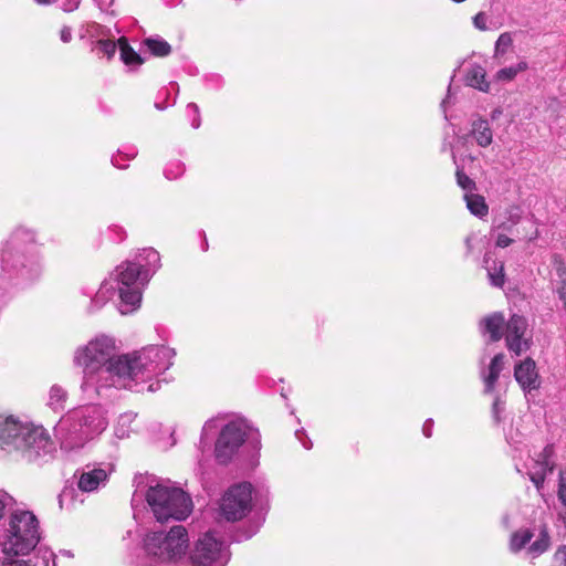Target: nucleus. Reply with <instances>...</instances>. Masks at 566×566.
<instances>
[{
  "instance_id": "obj_2",
  "label": "nucleus",
  "mask_w": 566,
  "mask_h": 566,
  "mask_svg": "<svg viewBox=\"0 0 566 566\" xmlns=\"http://www.w3.org/2000/svg\"><path fill=\"white\" fill-rule=\"evenodd\" d=\"M36 247L35 231L24 226L14 228L3 241L0 250L1 268L12 285H27L40 277Z\"/></svg>"
},
{
  "instance_id": "obj_46",
  "label": "nucleus",
  "mask_w": 566,
  "mask_h": 566,
  "mask_svg": "<svg viewBox=\"0 0 566 566\" xmlns=\"http://www.w3.org/2000/svg\"><path fill=\"white\" fill-rule=\"evenodd\" d=\"M553 450L551 446H546L543 450V452L539 454V463H543L545 465H548L549 457L552 455Z\"/></svg>"
},
{
  "instance_id": "obj_17",
  "label": "nucleus",
  "mask_w": 566,
  "mask_h": 566,
  "mask_svg": "<svg viewBox=\"0 0 566 566\" xmlns=\"http://www.w3.org/2000/svg\"><path fill=\"white\" fill-rule=\"evenodd\" d=\"M504 360L505 355L503 353H499L492 358L489 365L488 374L483 375L485 394H491L494 391L500 374L504 368Z\"/></svg>"
},
{
  "instance_id": "obj_52",
  "label": "nucleus",
  "mask_w": 566,
  "mask_h": 566,
  "mask_svg": "<svg viewBox=\"0 0 566 566\" xmlns=\"http://www.w3.org/2000/svg\"><path fill=\"white\" fill-rule=\"evenodd\" d=\"M94 1L98 6V8L103 11L108 10L114 2V0H94Z\"/></svg>"
},
{
  "instance_id": "obj_24",
  "label": "nucleus",
  "mask_w": 566,
  "mask_h": 566,
  "mask_svg": "<svg viewBox=\"0 0 566 566\" xmlns=\"http://www.w3.org/2000/svg\"><path fill=\"white\" fill-rule=\"evenodd\" d=\"M464 199L469 211L473 216L482 218L488 214L489 207L483 196L470 192L464 195Z\"/></svg>"
},
{
  "instance_id": "obj_57",
  "label": "nucleus",
  "mask_w": 566,
  "mask_h": 566,
  "mask_svg": "<svg viewBox=\"0 0 566 566\" xmlns=\"http://www.w3.org/2000/svg\"><path fill=\"white\" fill-rule=\"evenodd\" d=\"M541 470H545L546 474L552 473L554 470V465L548 462V465L541 463Z\"/></svg>"
},
{
  "instance_id": "obj_37",
  "label": "nucleus",
  "mask_w": 566,
  "mask_h": 566,
  "mask_svg": "<svg viewBox=\"0 0 566 566\" xmlns=\"http://www.w3.org/2000/svg\"><path fill=\"white\" fill-rule=\"evenodd\" d=\"M505 411V401L499 396H495L492 403V418L495 424H500L503 421L502 415Z\"/></svg>"
},
{
  "instance_id": "obj_47",
  "label": "nucleus",
  "mask_w": 566,
  "mask_h": 566,
  "mask_svg": "<svg viewBox=\"0 0 566 566\" xmlns=\"http://www.w3.org/2000/svg\"><path fill=\"white\" fill-rule=\"evenodd\" d=\"M513 240L509 238L506 234H499L496 238V247L506 248L509 247Z\"/></svg>"
},
{
  "instance_id": "obj_6",
  "label": "nucleus",
  "mask_w": 566,
  "mask_h": 566,
  "mask_svg": "<svg viewBox=\"0 0 566 566\" xmlns=\"http://www.w3.org/2000/svg\"><path fill=\"white\" fill-rule=\"evenodd\" d=\"M106 427L107 421L101 408L86 406L62 417L54 427V432L70 448H78L102 433Z\"/></svg>"
},
{
  "instance_id": "obj_43",
  "label": "nucleus",
  "mask_w": 566,
  "mask_h": 566,
  "mask_svg": "<svg viewBox=\"0 0 566 566\" xmlns=\"http://www.w3.org/2000/svg\"><path fill=\"white\" fill-rule=\"evenodd\" d=\"M295 436L301 441V443L303 444V447L306 450H310L313 447V443L310 440V438L307 437V434H306L304 429L296 430Z\"/></svg>"
},
{
  "instance_id": "obj_27",
  "label": "nucleus",
  "mask_w": 566,
  "mask_h": 566,
  "mask_svg": "<svg viewBox=\"0 0 566 566\" xmlns=\"http://www.w3.org/2000/svg\"><path fill=\"white\" fill-rule=\"evenodd\" d=\"M534 533L530 528L517 530L511 535L510 549L513 553L522 551L533 538Z\"/></svg>"
},
{
  "instance_id": "obj_36",
  "label": "nucleus",
  "mask_w": 566,
  "mask_h": 566,
  "mask_svg": "<svg viewBox=\"0 0 566 566\" xmlns=\"http://www.w3.org/2000/svg\"><path fill=\"white\" fill-rule=\"evenodd\" d=\"M552 263L559 282L566 281V263L563 256L558 253L553 254Z\"/></svg>"
},
{
  "instance_id": "obj_5",
  "label": "nucleus",
  "mask_w": 566,
  "mask_h": 566,
  "mask_svg": "<svg viewBox=\"0 0 566 566\" xmlns=\"http://www.w3.org/2000/svg\"><path fill=\"white\" fill-rule=\"evenodd\" d=\"M41 539L39 520L31 511L15 510L0 530L3 560L25 556L33 552Z\"/></svg>"
},
{
  "instance_id": "obj_39",
  "label": "nucleus",
  "mask_w": 566,
  "mask_h": 566,
  "mask_svg": "<svg viewBox=\"0 0 566 566\" xmlns=\"http://www.w3.org/2000/svg\"><path fill=\"white\" fill-rule=\"evenodd\" d=\"M528 476H530V480L534 483L537 492L542 493V490L544 489V482L546 480L545 470H539L534 473H528Z\"/></svg>"
},
{
  "instance_id": "obj_32",
  "label": "nucleus",
  "mask_w": 566,
  "mask_h": 566,
  "mask_svg": "<svg viewBox=\"0 0 566 566\" xmlns=\"http://www.w3.org/2000/svg\"><path fill=\"white\" fill-rule=\"evenodd\" d=\"M512 44H513V38L510 32H504V33L500 34V36L497 38V40L495 42L494 57H499V56L503 55L507 51V49L510 46H512Z\"/></svg>"
},
{
  "instance_id": "obj_14",
  "label": "nucleus",
  "mask_w": 566,
  "mask_h": 566,
  "mask_svg": "<svg viewBox=\"0 0 566 566\" xmlns=\"http://www.w3.org/2000/svg\"><path fill=\"white\" fill-rule=\"evenodd\" d=\"M505 317L502 312H494L483 317L479 323L482 335H489V343H496L503 337Z\"/></svg>"
},
{
  "instance_id": "obj_19",
  "label": "nucleus",
  "mask_w": 566,
  "mask_h": 566,
  "mask_svg": "<svg viewBox=\"0 0 566 566\" xmlns=\"http://www.w3.org/2000/svg\"><path fill=\"white\" fill-rule=\"evenodd\" d=\"M471 135L480 147H488L493 142V132L489 122L479 117L472 122Z\"/></svg>"
},
{
  "instance_id": "obj_40",
  "label": "nucleus",
  "mask_w": 566,
  "mask_h": 566,
  "mask_svg": "<svg viewBox=\"0 0 566 566\" xmlns=\"http://www.w3.org/2000/svg\"><path fill=\"white\" fill-rule=\"evenodd\" d=\"M557 496L560 503L566 506V479L563 476V472L559 473Z\"/></svg>"
},
{
  "instance_id": "obj_11",
  "label": "nucleus",
  "mask_w": 566,
  "mask_h": 566,
  "mask_svg": "<svg viewBox=\"0 0 566 566\" xmlns=\"http://www.w3.org/2000/svg\"><path fill=\"white\" fill-rule=\"evenodd\" d=\"M252 490L250 482H241L230 486L221 499V516L228 522L244 518L252 510Z\"/></svg>"
},
{
  "instance_id": "obj_44",
  "label": "nucleus",
  "mask_w": 566,
  "mask_h": 566,
  "mask_svg": "<svg viewBox=\"0 0 566 566\" xmlns=\"http://www.w3.org/2000/svg\"><path fill=\"white\" fill-rule=\"evenodd\" d=\"M9 501L11 502L12 497L0 490V520L2 518V516L4 514V510H6L7 505L9 504Z\"/></svg>"
},
{
  "instance_id": "obj_8",
  "label": "nucleus",
  "mask_w": 566,
  "mask_h": 566,
  "mask_svg": "<svg viewBox=\"0 0 566 566\" xmlns=\"http://www.w3.org/2000/svg\"><path fill=\"white\" fill-rule=\"evenodd\" d=\"M189 544L188 532L182 525H174L169 532L157 531L145 538L144 548L154 563L176 562L181 558Z\"/></svg>"
},
{
  "instance_id": "obj_3",
  "label": "nucleus",
  "mask_w": 566,
  "mask_h": 566,
  "mask_svg": "<svg viewBox=\"0 0 566 566\" xmlns=\"http://www.w3.org/2000/svg\"><path fill=\"white\" fill-rule=\"evenodd\" d=\"M0 448L19 451L25 461L39 465L52 459L55 451L43 427L22 423L12 416H0Z\"/></svg>"
},
{
  "instance_id": "obj_41",
  "label": "nucleus",
  "mask_w": 566,
  "mask_h": 566,
  "mask_svg": "<svg viewBox=\"0 0 566 566\" xmlns=\"http://www.w3.org/2000/svg\"><path fill=\"white\" fill-rule=\"evenodd\" d=\"M488 15L484 12H479L473 17V24L481 31L488 30L486 25Z\"/></svg>"
},
{
  "instance_id": "obj_29",
  "label": "nucleus",
  "mask_w": 566,
  "mask_h": 566,
  "mask_svg": "<svg viewBox=\"0 0 566 566\" xmlns=\"http://www.w3.org/2000/svg\"><path fill=\"white\" fill-rule=\"evenodd\" d=\"M528 67L525 61L518 62L516 65L503 67L495 74L497 81L510 82L513 81L520 72L525 71Z\"/></svg>"
},
{
  "instance_id": "obj_33",
  "label": "nucleus",
  "mask_w": 566,
  "mask_h": 566,
  "mask_svg": "<svg viewBox=\"0 0 566 566\" xmlns=\"http://www.w3.org/2000/svg\"><path fill=\"white\" fill-rule=\"evenodd\" d=\"M185 172V165L180 160L169 161L165 169L164 175L167 179L174 180L182 176Z\"/></svg>"
},
{
  "instance_id": "obj_54",
  "label": "nucleus",
  "mask_w": 566,
  "mask_h": 566,
  "mask_svg": "<svg viewBox=\"0 0 566 566\" xmlns=\"http://www.w3.org/2000/svg\"><path fill=\"white\" fill-rule=\"evenodd\" d=\"M473 235H468L465 238V247H467V253L470 254L472 252V249H473V245H472V241H473Z\"/></svg>"
},
{
  "instance_id": "obj_25",
  "label": "nucleus",
  "mask_w": 566,
  "mask_h": 566,
  "mask_svg": "<svg viewBox=\"0 0 566 566\" xmlns=\"http://www.w3.org/2000/svg\"><path fill=\"white\" fill-rule=\"evenodd\" d=\"M551 546V536L546 525L541 527L538 537L528 546V552L533 557H538L545 553Z\"/></svg>"
},
{
  "instance_id": "obj_18",
  "label": "nucleus",
  "mask_w": 566,
  "mask_h": 566,
  "mask_svg": "<svg viewBox=\"0 0 566 566\" xmlns=\"http://www.w3.org/2000/svg\"><path fill=\"white\" fill-rule=\"evenodd\" d=\"M33 559H10L2 560L1 566H56L55 564V555L53 552L45 549L39 551L38 554L33 557Z\"/></svg>"
},
{
  "instance_id": "obj_49",
  "label": "nucleus",
  "mask_w": 566,
  "mask_h": 566,
  "mask_svg": "<svg viewBox=\"0 0 566 566\" xmlns=\"http://www.w3.org/2000/svg\"><path fill=\"white\" fill-rule=\"evenodd\" d=\"M122 158V150H118V154L112 157V165L119 169L127 168V165L123 163Z\"/></svg>"
},
{
  "instance_id": "obj_53",
  "label": "nucleus",
  "mask_w": 566,
  "mask_h": 566,
  "mask_svg": "<svg viewBox=\"0 0 566 566\" xmlns=\"http://www.w3.org/2000/svg\"><path fill=\"white\" fill-rule=\"evenodd\" d=\"M137 155V151L135 148H129L128 151H122V157L125 159V160H130L133 158H135Z\"/></svg>"
},
{
  "instance_id": "obj_9",
  "label": "nucleus",
  "mask_w": 566,
  "mask_h": 566,
  "mask_svg": "<svg viewBox=\"0 0 566 566\" xmlns=\"http://www.w3.org/2000/svg\"><path fill=\"white\" fill-rule=\"evenodd\" d=\"M150 279L149 270H142L138 263L125 261L115 269L114 281L120 298L119 312L128 314L139 307L142 302V287Z\"/></svg>"
},
{
  "instance_id": "obj_20",
  "label": "nucleus",
  "mask_w": 566,
  "mask_h": 566,
  "mask_svg": "<svg viewBox=\"0 0 566 566\" xmlns=\"http://www.w3.org/2000/svg\"><path fill=\"white\" fill-rule=\"evenodd\" d=\"M142 270H149L150 277L160 268L159 253L153 248L143 249L133 260Z\"/></svg>"
},
{
  "instance_id": "obj_13",
  "label": "nucleus",
  "mask_w": 566,
  "mask_h": 566,
  "mask_svg": "<svg viewBox=\"0 0 566 566\" xmlns=\"http://www.w3.org/2000/svg\"><path fill=\"white\" fill-rule=\"evenodd\" d=\"M514 378L525 392L536 390L541 386L536 363L531 357H526L515 365Z\"/></svg>"
},
{
  "instance_id": "obj_30",
  "label": "nucleus",
  "mask_w": 566,
  "mask_h": 566,
  "mask_svg": "<svg viewBox=\"0 0 566 566\" xmlns=\"http://www.w3.org/2000/svg\"><path fill=\"white\" fill-rule=\"evenodd\" d=\"M117 50V45L113 40H97L93 43L92 51L95 52L98 56H106L107 60H111Z\"/></svg>"
},
{
  "instance_id": "obj_51",
  "label": "nucleus",
  "mask_w": 566,
  "mask_h": 566,
  "mask_svg": "<svg viewBox=\"0 0 566 566\" xmlns=\"http://www.w3.org/2000/svg\"><path fill=\"white\" fill-rule=\"evenodd\" d=\"M60 36H61L62 42H64V43L70 42L71 39H72V30H71V28H69V27L62 28Z\"/></svg>"
},
{
  "instance_id": "obj_12",
  "label": "nucleus",
  "mask_w": 566,
  "mask_h": 566,
  "mask_svg": "<svg viewBox=\"0 0 566 566\" xmlns=\"http://www.w3.org/2000/svg\"><path fill=\"white\" fill-rule=\"evenodd\" d=\"M528 322L523 315L513 314L505 324V345L514 355L521 356L533 345L532 337H526Z\"/></svg>"
},
{
  "instance_id": "obj_26",
  "label": "nucleus",
  "mask_w": 566,
  "mask_h": 566,
  "mask_svg": "<svg viewBox=\"0 0 566 566\" xmlns=\"http://www.w3.org/2000/svg\"><path fill=\"white\" fill-rule=\"evenodd\" d=\"M261 524L258 521H248L247 524L237 527L231 532V539L237 543L250 539L253 535L256 534Z\"/></svg>"
},
{
  "instance_id": "obj_61",
  "label": "nucleus",
  "mask_w": 566,
  "mask_h": 566,
  "mask_svg": "<svg viewBox=\"0 0 566 566\" xmlns=\"http://www.w3.org/2000/svg\"><path fill=\"white\" fill-rule=\"evenodd\" d=\"M65 495H67V492H66V491H64V492L60 495V504H62V497H63V496H65Z\"/></svg>"
},
{
  "instance_id": "obj_21",
  "label": "nucleus",
  "mask_w": 566,
  "mask_h": 566,
  "mask_svg": "<svg viewBox=\"0 0 566 566\" xmlns=\"http://www.w3.org/2000/svg\"><path fill=\"white\" fill-rule=\"evenodd\" d=\"M486 72L480 64H472L465 75L467 84L481 92H489L490 83L485 80Z\"/></svg>"
},
{
  "instance_id": "obj_56",
  "label": "nucleus",
  "mask_w": 566,
  "mask_h": 566,
  "mask_svg": "<svg viewBox=\"0 0 566 566\" xmlns=\"http://www.w3.org/2000/svg\"><path fill=\"white\" fill-rule=\"evenodd\" d=\"M200 234H202V237H203V241L201 243V249H202V251H207L209 244H208V240H207L206 233H205V231H200Z\"/></svg>"
},
{
  "instance_id": "obj_62",
  "label": "nucleus",
  "mask_w": 566,
  "mask_h": 566,
  "mask_svg": "<svg viewBox=\"0 0 566 566\" xmlns=\"http://www.w3.org/2000/svg\"><path fill=\"white\" fill-rule=\"evenodd\" d=\"M446 104H447V98H444V99L442 101L441 106H442V107H444V106H446Z\"/></svg>"
},
{
  "instance_id": "obj_16",
  "label": "nucleus",
  "mask_w": 566,
  "mask_h": 566,
  "mask_svg": "<svg viewBox=\"0 0 566 566\" xmlns=\"http://www.w3.org/2000/svg\"><path fill=\"white\" fill-rule=\"evenodd\" d=\"M483 264L488 272L490 284L494 287H503L505 283L504 263L493 260L491 253L486 252L483 258Z\"/></svg>"
},
{
  "instance_id": "obj_55",
  "label": "nucleus",
  "mask_w": 566,
  "mask_h": 566,
  "mask_svg": "<svg viewBox=\"0 0 566 566\" xmlns=\"http://www.w3.org/2000/svg\"><path fill=\"white\" fill-rule=\"evenodd\" d=\"M559 554H563L564 562H566V545H562L558 547L557 552L555 553V557H558Z\"/></svg>"
},
{
  "instance_id": "obj_45",
  "label": "nucleus",
  "mask_w": 566,
  "mask_h": 566,
  "mask_svg": "<svg viewBox=\"0 0 566 566\" xmlns=\"http://www.w3.org/2000/svg\"><path fill=\"white\" fill-rule=\"evenodd\" d=\"M81 0H66L63 2L62 9L65 12H72L80 6Z\"/></svg>"
},
{
  "instance_id": "obj_22",
  "label": "nucleus",
  "mask_w": 566,
  "mask_h": 566,
  "mask_svg": "<svg viewBox=\"0 0 566 566\" xmlns=\"http://www.w3.org/2000/svg\"><path fill=\"white\" fill-rule=\"evenodd\" d=\"M118 46L120 52V60L126 65L139 66L145 62V59L129 45L126 38H119Z\"/></svg>"
},
{
  "instance_id": "obj_42",
  "label": "nucleus",
  "mask_w": 566,
  "mask_h": 566,
  "mask_svg": "<svg viewBox=\"0 0 566 566\" xmlns=\"http://www.w3.org/2000/svg\"><path fill=\"white\" fill-rule=\"evenodd\" d=\"M109 232H111V234H112V238H111V239H112L114 242H122V241H124V240H125V238H126V232H125L122 228H119V227H116V226H115V227H113V228H109Z\"/></svg>"
},
{
  "instance_id": "obj_64",
  "label": "nucleus",
  "mask_w": 566,
  "mask_h": 566,
  "mask_svg": "<svg viewBox=\"0 0 566 566\" xmlns=\"http://www.w3.org/2000/svg\"><path fill=\"white\" fill-rule=\"evenodd\" d=\"M564 308L566 310V305L564 306Z\"/></svg>"
},
{
  "instance_id": "obj_38",
  "label": "nucleus",
  "mask_w": 566,
  "mask_h": 566,
  "mask_svg": "<svg viewBox=\"0 0 566 566\" xmlns=\"http://www.w3.org/2000/svg\"><path fill=\"white\" fill-rule=\"evenodd\" d=\"M170 96V90L167 86L161 87L157 94L156 99L154 103V106L158 111H165L169 105L167 104V101Z\"/></svg>"
},
{
  "instance_id": "obj_35",
  "label": "nucleus",
  "mask_w": 566,
  "mask_h": 566,
  "mask_svg": "<svg viewBox=\"0 0 566 566\" xmlns=\"http://www.w3.org/2000/svg\"><path fill=\"white\" fill-rule=\"evenodd\" d=\"M186 116L191 123V126L197 129L201 125L200 109L196 103H189L186 106Z\"/></svg>"
},
{
  "instance_id": "obj_58",
  "label": "nucleus",
  "mask_w": 566,
  "mask_h": 566,
  "mask_svg": "<svg viewBox=\"0 0 566 566\" xmlns=\"http://www.w3.org/2000/svg\"><path fill=\"white\" fill-rule=\"evenodd\" d=\"M159 388V384H150L147 388L148 391H156Z\"/></svg>"
},
{
  "instance_id": "obj_50",
  "label": "nucleus",
  "mask_w": 566,
  "mask_h": 566,
  "mask_svg": "<svg viewBox=\"0 0 566 566\" xmlns=\"http://www.w3.org/2000/svg\"><path fill=\"white\" fill-rule=\"evenodd\" d=\"M557 295L560 301L564 302V306L566 305V281L559 282V286L556 290Z\"/></svg>"
},
{
  "instance_id": "obj_34",
  "label": "nucleus",
  "mask_w": 566,
  "mask_h": 566,
  "mask_svg": "<svg viewBox=\"0 0 566 566\" xmlns=\"http://www.w3.org/2000/svg\"><path fill=\"white\" fill-rule=\"evenodd\" d=\"M65 398H66V392L62 387H60L57 385H54L51 387L49 405L54 410H57L59 408H63L62 402H64Z\"/></svg>"
},
{
  "instance_id": "obj_10",
  "label": "nucleus",
  "mask_w": 566,
  "mask_h": 566,
  "mask_svg": "<svg viewBox=\"0 0 566 566\" xmlns=\"http://www.w3.org/2000/svg\"><path fill=\"white\" fill-rule=\"evenodd\" d=\"M230 555L224 542L218 539L212 532H207L195 543L188 560L189 566H226Z\"/></svg>"
},
{
  "instance_id": "obj_48",
  "label": "nucleus",
  "mask_w": 566,
  "mask_h": 566,
  "mask_svg": "<svg viewBox=\"0 0 566 566\" xmlns=\"http://www.w3.org/2000/svg\"><path fill=\"white\" fill-rule=\"evenodd\" d=\"M433 420L427 419L422 426V433L424 437L430 438L432 436Z\"/></svg>"
},
{
  "instance_id": "obj_63",
  "label": "nucleus",
  "mask_w": 566,
  "mask_h": 566,
  "mask_svg": "<svg viewBox=\"0 0 566 566\" xmlns=\"http://www.w3.org/2000/svg\"><path fill=\"white\" fill-rule=\"evenodd\" d=\"M495 115H497L496 111L493 112L492 117L495 118Z\"/></svg>"
},
{
  "instance_id": "obj_4",
  "label": "nucleus",
  "mask_w": 566,
  "mask_h": 566,
  "mask_svg": "<svg viewBox=\"0 0 566 566\" xmlns=\"http://www.w3.org/2000/svg\"><path fill=\"white\" fill-rule=\"evenodd\" d=\"M222 417H214L206 421L201 430L200 444L206 446L209 431L220 429L214 442V458L219 464H229L247 439H251L254 448L260 449V432L253 429L244 419H233L220 424Z\"/></svg>"
},
{
  "instance_id": "obj_28",
  "label": "nucleus",
  "mask_w": 566,
  "mask_h": 566,
  "mask_svg": "<svg viewBox=\"0 0 566 566\" xmlns=\"http://www.w3.org/2000/svg\"><path fill=\"white\" fill-rule=\"evenodd\" d=\"M452 158H453V163L455 164V179H457V185L463 189L464 191H467V193H470V192H473L474 190H476V184L475 181L470 178L465 172H464V168L463 166L459 165L458 161H457V157L454 155V153H452Z\"/></svg>"
},
{
  "instance_id": "obj_31",
  "label": "nucleus",
  "mask_w": 566,
  "mask_h": 566,
  "mask_svg": "<svg viewBox=\"0 0 566 566\" xmlns=\"http://www.w3.org/2000/svg\"><path fill=\"white\" fill-rule=\"evenodd\" d=\"M111 290H114V287L112 285H109L107 281H104L101 284V287H99L98 292L96 293L95 297L92 298L91 306H90L88 311L94 312L95 310L101 308L107 301V298L105 296L106 293L109 292Z\"/></svg>"
},
{
  "instance_id": "obj_15",
  "label": "nucleus",
  "mask_w": 566,
  "mask_h": 566,
  "mask_svg": "<svg viewBox=\"0 0 566 566\" xmlns=\"http://www.w3.org/2000/svg\"><path fill=\"white\" fill-rule=\"evenodd\" d=\"M107 476L104 469L86 465L80 473L77 486L83 492H93L106 482Z\"/></svg>"
},
{
  "instance_id": "obj_1",
  "label": "nucleus",
  "mask_w": 566,
  "mask_h": 566,
  "mask_svg": "<svg viewBox=\"0 0 566 566\" xmlns=\"http://www.w3.org/2000/svg\"><path fill=\"white\" fill-rule=\"evenodd\" d=\"M115 347L107 337L90 342L74 357L83 367L82 389L94 387L123 386L133 391H142L139 381L167 370L172 363L175 350L166 346H149L134 356L114 354Z\"/></svg>"
},
{
  "instance_id": "obj_23",
  "label": "nucleus",
  "mask_w": 566,
  "mask_h": 566,
  "mask_svg": "<svg viewBox=\"0 0 566 566\" xmlns=\"http://www.w3.org/2000/svg\"><path fill=\"white\" fill-rule=\"evenodd\" d=\"M143 44L149 50L151 55L157 57L168 56L172 51L171 45L159 35L144 39Z\"/></svg>"
},
{
  "instance_id": "obj_59",
  "label": "nucleus",
  "mask_w": 566,
  "mask_h": 566,
  "mask_svg": "<svg viewBox=\"0 0 566 566\" xmlns=\"http://www.w3.org/2000/svg\"><path fill=\"white\" fill-rule=\"evenodd\" d=\"M61 554H63L64 556H67V557H73V553L71 551H61Z\"/></svg>"
},
{
  "instance_id": "obj_7",
  "label": "nucleus",
  "mask_w": 566,
  "mask_h": 566,
  "mask_svg": "<svg viewBox=\"0 0 566 566\" xmlns=\"http://www.w3.org/2000/svg\"><path fill=\"white\" fill-rule=\"evenodd\" d=\"M146 500L156 520L166 523L169 520L182 521L192 510L190 496L180 488L157 483L146 493Z\"/></svg>"
},
{
  "instance_id": "obj_60",
  "label": "nucleus",
  "mask_w": 566,
  "mask_h": 566,
  "mask_svg": "<svg viewBox=\"0 0 566 566\" xmlns=\"http://www.w3.org/2000/svg\"><path fill=\"white\" fill-rule=\"evenodd\" d=\"M169 85H170L171 87L176 88V93H178V92H179V86H178L177 82H170V83H169Z\"/></svg>"
}]
</instances>
